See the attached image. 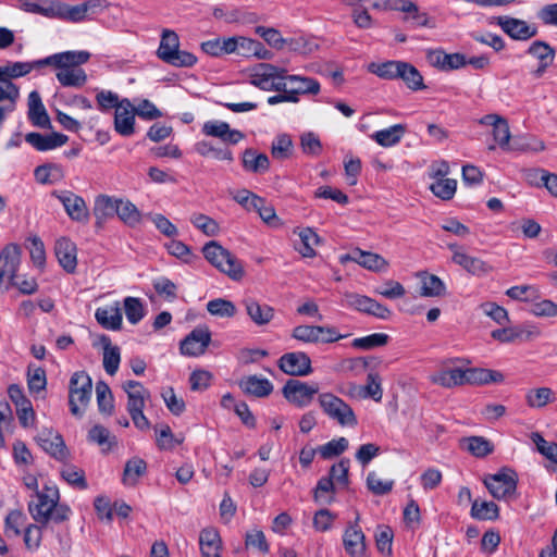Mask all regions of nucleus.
Segmentation results:
<instances>
[{"label": "nucleus", "instance_id": "obj_1", "mask_svg": "<svg viewBox=\"0 0 557 557\" xmlns=\"http://www.w3.org/2000/svg\"><path fill=\"white\" fill-rule=\"evenodd\" d=\"M60 494L55 485H45L41 491H36L34 498L28 503V511L33 519L47 525L49 521L55 523L69 519L70 508L59 505Z\"/></svg>", "mask_w": 557, "mask_h": 557}, {"label": "nucleus", "instance_id": "obj_2", "mask_svg": "<svg viewBox=\"0 0 557 557\" xmlns=\"http://www.w3.org/2000/svg\"><path fill=\"white\" fill-rule=\"evenodd\" d=\"M57 57L59 62L48 63V66H54L59 71L55 76L59 83L64 87H82L87 81V75L79 65L86 63L90 53L87 51H64L51 54Z\"/></svg>", "mask_w": 557, "mask_h": 557}, {"label": "nucleus", "instance_id": "obj_3", "mask_svg": "<svg viewBox=\"0 0 557 557\" xmlns=\"http://www.w3.org/2000/svg\"><path fill=\"white\" fill-rule=\"evenodd\" d=\"M157 55L164 63L175 67H191L197 63L195 54L180 50L178 35L168 28H164L161 33Z\"/></svg>", "mask_w": 557, "mask_h": 557}, {"label": "nucleus", "instance_id": "obj_4", "mask_svg": "<svg viewBox=\"0 0 557 557\" xmlns=\"http://www.w3.org/2000/svg\"><path fill=\"white\" fill-rule=\"evenodd\" d=\"M479 123L481 125H488L492 126V135L494 140L498 144V146L505 150H533V151H540L544 149V145L542 141L536 143L535 145H531L529 143H519L518 140H513V144H510V129L508 122L505 117L492 113L486 114L483 117L479 120Z\"/></svg>", "mask_w": 557, "mask_h": 557}, {"label": "nucleus", "instance_id": "obj_5", "mask_svg": "<svg viewBox=\"0 0 557 557\" xmlns=\"http://www.w3.org/2000/svg\"><path fill=\"white\" fill-rule=\"evenodd\" d=\"M205 258L221 272L227 274L232 280L238 281L244 275L242 262L223 248L218 242H209L203 248Z\"/></svg>", "mask_w": 557, "mask_h": 557}, {"label": "nucleus", "instance_id": "obj_6", "mask_svg": "<svg viewBox=\"0 0 557 557\" xmlns=\"http://www.w3.org/2000/svg\"><path fill=\"white\" fill-rule=\"evenodd\" d=\"M92 394L91 377L85 371L74 372L69 384L70 411L75 417H83Z\"/></svg>", "mask_w": 557, "mask_h": 557}, {"label": "nucleus", "instance_id": "obj_7", "mask_svg": "<svg viewBox=\"0 0 557 557\" xmlns=\"http://www.w3.org/2000/svg\"><path fill=\"white\" fill-rule=\"evenodd\" d=\"M319 404L323 412L342 426H356L358 424V420L352 408L334 394H320Z\"/></svg>", "mask_w": 557, "mask_h": 557}, {"label": "nucleus", "instance_id": "obj_8", "mask_svg": "<svg viewBox=\"0 0 557 557\" xmlns=\"http://www.w3.org/2000/svg\"><path fill=\"white\" fill-rule=\"evenodd\" d=\"M484 485L496 499H509L517 491L518 475L510 468H503L497 473L488 474Z\"/></svg>", "mask_w": 557, "mask_h": 557}, {"label": "nucleus", "instance_id": "obj_9", "mask_svg": "<svg viewBox=\"0 0 557 557\" xmlns=\"http://www.w3.org/2000/svg\"><path fill=\"white\" fill-rule=\"evenodd\" d=\"M52 196L63 205L66 214L72 221L83 224L88 223L89 210L83 197L70 190H54Z\"/></svg>", "mask_w": 557, "mask_h": 557}, {"label": "nucleus", "instance_id": "obj_10", "mask_svg": "<svg viewBox=\"0 0 557 557\" xmlns=\"http://www.w3.org/2000/svg\"><path fill=\"white\" fill-rule=\"evenodd\" d=\"M345 302L348 307L357 311L373 315L381 320H387L392 315V311L386 306L366 295L346 293Z\"/></svg>", "mask_w": 557, "mask_h": 557}, {"label": "nucleus", "instance_id": "obj_11", "mask_svg": "<svg viewBox=\"0 0 557 557\" xmlns=\"http://www.w3.org/2000/svg\"><path fill=\"white\" fill-rule=\"evenodd\" d=\"M282 392L289 403L302 408L311 404L314 395L319 392V386L290 379L286 382Z\"/></svg>", "mask_w": 557, "mask_h": 557}, {"label": "nucleus", "instance_id": "obj_12", "mask_svg": "<svg viewBox=\"0 0 557 557\" xmlns=\"http://www.w3.org/2000/svg\"><path fill=\"white\" fill-rule=\"evenodd\" d=\"M277 366L281 371L290 376H307L313 371L310 357L302 351L282 355Z\"/></svg>", "mask_w": 557, "mask_h": 557}, {"label": "nucleus", "instance_id": "obj_13", "mask_svg": "<svg viewBox=\"0 0 557 557\" xmlns=\"http://www.w3.org/2000/svg\"><path fill=\"white\" fill-rule=\"evenodd\" d=\"M211 342V333L207 326L194 329L180 345L181 354L188 357H198L206 351Z\"/></svg>", "mask_w": 557, "mask_h": 557}, {"label": "nucleus", "instance_id": "obj_14", "mask_svg": "<svg viewBox=\"0 0 557 557\" xmlns=\"http://www.w3.org/2000/svg\"><path fill=\"white\" fill-rule=\"evenodd\" d=\"M343 545L350 557H362L366 553V536L359 527V516L354 523H349L343 534Z\"/></svg>", "mask_w": 557, "mask_h": 557}, {"label": "nucleus", "instance_id": "obj_15", "mask_svg": "<svg viewBox=\"0 0 557 557\" xmlns=\"http://www.w3.org/2000/svg\"><path fill=\"white\" fill-rule=\"evenodd\" d=\"M495 20L503 32L515 40H528L537 34V28L523 20L510 16H498Z\"/></svg>", "mask_w": 557, "mask_h": 557}, {"label": "nucleus", "instance_id": "obj_16", "mask_svg": "<svg viewBox=\"0 0 557 557\" xmlns=\"http://www.w3.org/2000/svg\"><path fill=\"white\" fill-rule=\"evenodd\" d=\"M36 440L38 445L54 459L59 461L66 459L67 449L59 433L45 429L37 435Z\"/></svg>", "mask_w": 557, "mask_h": 557}, {"label": "nucleus", "instance_id": "obj_17", "mask_svg": "<svg viewBox=\"0 0 557 557\" xmlns=\"http://www.w3.org/2000/svg\"><path fill=\"white\" fill-rule=\"evenodd\" d=\"M339 261L343 264H345L347 261H354L371 271H383L387 268V262L382 256L369 251H363L359 248H356L349 253L341 256Z\"/></svg>", "mask_w": 557, "mask_h": 557}, {"label": "nucleus", "instance_id": "obj_18", "mask_svg": "<svg viewBox=\"0 0 557 557\" xmlns=\"http://www.w3.org/2000/svg\"><path fill=\"white\" fill-rule=\"evenodd\" d=\"M280 75L278 66L270 63H259L249 70V83L255 87L268 91L272 87L273 79Z\"/></svg>", "mask_w": 557, "mask_h": 557}, {"label": "nucleus", "instance_id": "obj_19", "mask_svg": "<svg viewBox=\"0 0 557 557\" xmlns=\"http://www.w3.org/2000/svg\"><path fill=\"white\" fill-rule=\"evenodd\" d=\"M528 53L539 61V66L532 72V74L535 78H540L553 64L555 49L545 41L536 40L529 47Z\"/></svg>", "mask_w": 557, "mask_h": 557}, {"label": "nucleus", "instance_id": "obj_20", "mask_svg": "<svg viewBox=\"0 0 557 557\" xmlns=\"http://www.w3.org/2000/svg\"><path fill=\"white\" fill-rule=\"evenodd\" d=\"M76 245L66 237L55 242L54 253L60 265L67 272L74 273L77 267Z\"/></svg>", "mask_w": 557, "mask_h": 557}, {"label": "nucleus", "instance_id": "obj_21", "mask_svg": "<svg viewBox=\"0 0 557 557\" xmlns=\"http://www.w3.org/2000/svg\"><path fill=\"white\" fill-rule=\"evenodd\" d=\"M134 107L128 99H123L117 106L114 115L115 131L123 136H131L134 133L135 117Z\"/></svg>", "mask_w": 557, "mask_h": 557}, {"label": "nucleus", "instance_id": "obj_22", "mask_svg": "<svg viewBox=\"0 0 557 557\" xmlns=\"http://www.w3.org/2000/svg\"><path fill=\"white\" fill-rule=\"evenodd\" d=\"M433 384L444 388H453L466 384V369L448 368L444 366L441 370L430 376Z\"/></svg>", "mask_w": 557, "mask_h": 557}, {"label": "nucleus", "instance_id": "obj_23", "mask_svg": "<svg viewBox=\"0 0 557 557\" xmlns=\"http://www.w3.org/2000/svg\"><path fill=\"white\" fill-rule=\"evenodd\" d=\"M69 137L61 133H52L49 135H42L40 133H28L25 136V140L32 145L38 151H48L66 144Z\"/></svg>", "mask_w": 557, "mask_h": 557}, {"label": "nucleus", "instance_id": "obj_24", "mask_svg": "<svg viewBox=\"0 0 557 557\" xmlns=\"http://www.w3.org/2000/svg\"><path fill=\"white\" fill-rule=\"evenodd\" d=\"M243 305L251 321L259 326L270 323L274 317V309L271 306L260 304L255 298H245Z\"/></svg>", "mask_w": 557, "mask_h": 557}, {"label": "nucleus", "instance_id": "obj_25", "mask_svg": "<svg viewBox=\"0 0 557 557\" xmlns=\"http://www.w3.org/2000/svg\"><path fill=\"white\" fill-rule=\"evenodd\" d=\"M28 120L33 125L45 128L50 125V117L47 110L41 101V97L38 91L33 90L28 95Z\"/></svg>", "mask_w": 557, "mask_h": 557}, {"label": "nucleus", "instance_id": "obj_26", "mask_svg": "<svg viewBox=\"0 0 557 557\" xmlns=\"http://www.w3.org/2000/svg\"><path fill=\"white\" fill-rule=\"evenodd\" d=\"M95 318L103 329L119 331L122 327L123 317L119 302L98 308L95 312Z\"/></svg>", "mask_w": 557, "mask_h": 557}, {"label": "nucleus", "instance_id": "obj_27", "mask_svg": "<svg viewBox=\"0 0 557 557\" xmlns=\"http://www.w3.org/2000/svg\"><path fill=\"white\" fill-rule=\"evenodd\" d=\"M123 389L127 394V411L144 409L150 393L140 382L129 380L123 384Z\"/></svg>", "mask_w": 557, "mask_h": 557}, {"label": "nucleus", "instance_id": "obj_28", "mask_svg": "<svg viewBox=\"0 0 557 557\" xmlns=\"http://www.w3.org/2000/svg\"><path fill=\"white\" fill-rule=\"evenodd\" d=\"M119 199L108 196L99 195L95 199L92 213L96 218V225L101 226L104 221L113 218L116 214Z\"/></svg>", "mask_w": 557, "mask_h": 557}, {"label": "nucleus", "instance_id": "obj_29", "mask_svg": "<svg viewBox=\"0 0 557 557\" xmlns=\"http://www.w3.org/2000/svg\"><path fill=\"white\" fill-rule=\"evenodd\" d=\"M503 381V373L496 370H490L484 368L466 369V384L486 385L490 383H502Z\"/></svg>", "mask_w": 557, "mask_h": 557}, {"label": "nucleus", "instance_id": "obj_30", "mask_svg": "<svg viewBox=\"0 0 557 557\" xmlns=\"http://www.w3.org/2000/svg\"><path fill=\"white\" fill-rule=\"evenodd\" d=\"M239 387L244 393L256 396L265 397L273 391V384L265 377L249 375L239 381Z\"/></svg>", "mask_w": 557, "mask_h": 557}, {"label": "nucleus", "instance_id": "obj_31", "mask_svg": "<svg viewBox=\"0 0 557 557\" xmlns=\"http://www.w3.org/2000/svg\"><path fill=\"white\" fill-rule=\"evenodd\" d=\"M453 262L462 267L467 272L473 275H484L490 272L491 267L480 258L467 255L461 250H455Z\"/></svg>", "mask_w": 557, "mask_h": 557}, {"label": "nucleus", "instance_id": "obj_32", "mask_svg": "<svg viewBox=\"0 0 557 557\" xmlns=\"http://www.w3.org/2000/svg\"><path fill=\"white\" fill-rule=\"evenodd\" d=\"M147 472V463L139 457H133L125 463L122 482L126 486H135L139 478Z\"/></svg>", "mask_w": 557, "mask_h": 557}, {"label": "nucleus", "instance_id": "obj_33", "mask_svg": "<svg viewBox=\"0 0 557 557\" xmlns=\"http://www.w3.org/2000/svg\"><path fill=\"white\" fill-rule=\"evenodd\" d=\"M405 132L406 127L403 124H395L376 131L371 135V138L382 147H393L401 140Z\"/></svg>", "mask_w": 557, "mask_h": 557}, {"label": "nucleus", "instance_id": "obj_34", "mask_svg": "<svg viewBox=\"0 0 557 557\" xmlns=\"http://www.w3.org/2000/svg\"><path fill=\"white\" fill-rule=\"evenodd\" d=\"M243 166L246 171L252 173H264L269 170L270 160L265 153H259L249 148L243 153Z\"/></svg>", "mask_w": 557, "mask_h": 557}, {"label": "nucleus", "instance_id": "obj_35", "mask_svg": "<svg viewBox=\"0 0 557 557\" xmlns=\"http://www.w3.org/2000/svg\"><path fill=\"white\" fill-rule=\"evenodd\" d=\"M34 176L39 184H55L64 178V171L60 164L46 163L35 169Z\"/></svg>", "mask_w": 557, "mask_h": 557}, {"label": "nucleus", "instance_id": "obj_36", "mask_svg": "<svg viewBox=\"0 0 557 557\" xmlns=\"http://www.w3.org/2000/svg\"><path fill=\"white\" fill-rule=\"evenodd\" d=\"M421 278V296L424 297H440L446 293L444 282L434 274L426 272L420 273Z\"/></svg>", "mask_w": 557, "mask_h": 557}, {"label": "nucleus", "instance_id": "obj_37", "mask_svg": "<svg viewBox=\"0 0 557 557\" xmlns=\"http://www.w3.org/2000/svg\"><path fill=\"white\" fill-rule=\"evenodd\" d=\"M116 215L131 227H135L141 222V212L129 200L119 199Z\"/></svg>", "mask_w": 557, "mask_h": 557}, {"label": "nucleus", "instance_id": "obj_38", "mask_svg": "<svg viewBox=\"0 0 557 557\" xmlns=\"http://www.w3.org/2000/svg\"><path fill=\"white\" fill-rule=\"evenodd\" d=\"M405 61L372 62L369 64V72L383 79H398L400 67H403Z\"/></svg>", "mask_w": 557, "mask_h": 557}, {"label": "nucleus", "instance_id": "obj_39", "mask_svg": "<svg viewBox=\"0 0 557 557\" xmlns=\"http://www.w3.org/2000/svg\"><path fill=\"white\" fill-rule=\"evenodd\" d=\"M89 441L98 444L101 447L102 453L110 451L116 445V437L110 433V431L102 425H95L89 430Z\"/></svg>", "mask_w": 557, "mask_h": 557}, {"label": "nucleus", "instance_id": "obj_40", "mask_svg": "<svg viewBox=\"0 0 557 557\" xmlns=\"http://www.w3.org/2000/svg\"><path fill=\"white\" fill-rule=\"evenodd\" d=\"M335 483L332 478H321L313 491V498L320 505H330L334 502L335 497Z\"/></svg>", "mask_w": 557, "mask_h": 557}, {"label": "nucleus", "instance_id": "obj_41", "mask_svg": "<svg viewBox=\"0 0 557 557\" xmlns=\"http://www.w3.org/2000/svg\"><path fill=\"white\" fill-rule=\"evenodd\" d=\"M287 81L298 95H317L320 91V83L314 78L289 75Z\"/></svg>", "mask_w": 557, "mask_h": 557}, {"label": "nucleus", "instance_id": "obj_42", "mask_svg": "<svg viewBox=\"0 0 557 557\" xmlns=\"http://www.w3.org/2000/svg\"><path fill=\"white\" fill-rule=\"evenodd\" d=\"M398 78L403 79L406 86L413 91L425 88V85L423 84V76L416 66L408 62H405L403 67H400Z\"/></svg>", "mask_w": 557, "mask_h": 557}, {"label": "nucleus", "instance_id": "obj_43", "mask_svg": "<svg viewBox=\"0 0 557 557\" xmlns=\"http://www.w3.org/2000/svg\"><path fill=\"white\" fill-rule=\"evenodd\" d=\"M96 396L99 411L104 414H112L114 409V399L109 385L103 381L96 383Z\"/></svg>", "mask_w": 557, "mask_h": 557}, {"label": "nucleus", "instance_id": "obj_44", "mask_svg": "<svg viewBox=\"0 0 557 557\" xmlns=\"http://www.w3.org/2000/svg\"><path fill=\"white\" fill-rule=\"evenodd\" d=\"M471 517L476 520H496L499 517V508L494 502L474 500Z\"/></svg>", "mask_w": 557, "mask_h": 557}, {"label": "nucleus", "instance_id": "obj_45", "mask_svg": "<svg viewBox=\"0 0 557 557\" xmlns=\"http://www.w3.org/2000/svg\"><path fill=\"white\" fill-rule=\"evenodd\" d=\"M362 398H372L374 401H381L383 397L382 380L376 372H369L367 384L360 387Z\"/></svg>", "mask_w": 557, "mask_h": 557}, {"label": "nucleus", "instance_id": "obj_46", "mask_svg": "<svg viewBox=\"0 0 557 557\" xmlns=\"http://www.w3.org/2000/svg\"><path fill=\"white\" fill-rule=\"evenodd\" d=\"M554 400L555 395L549 387L530 389L525 395V401L531 408H543Z\"/></svg>", "mask_w": 557, "mask_h": 557}, {"label": "nucleus", "instance_id": "obj_47", "mask_svg": "<svg viewBox=\"0 0 557 557\" xmlns=\"http://www.w3.org/2000/svg\"><path fill=\"white\" fill-rule=\"evenodd\" d=\"M463 446L473 456L483 458L493 453V444L482 436H471L463 440Z\"/></svg>", "mask_w": 557, "mask_h": 557}, {"label": "nucleus", "instance_id": "obj_48", "mask_svg": "<svg viewBox=\"0 0 557 557\" xmlns=\"http://www.w3.org/2000/svg\"><path fill=\"white\" fill-rule=\"evenodd\" d=\"M389 342V335L385 333H373L363 337H357L351 342V346L357 349L370 350L376 347H383Z\"/></svg>", "mask_w": 557, "mask_h": 557}, {"label": "nucleus", "instance_id": "obj_49", "mask_svg": "<svg viewBox=\"0 0 557 557\" xmlns=\"http://www.w3.org/2000/svg\"><path fill=\"white\" fill-rule=\"evenodd\" d=\"M536 333L533 331H524L519 327H503L492 331L491 335L494 339L502 343H510L518 338L529 339Z\"/></svg>", "mask_w": 557, "mask_h": 557}, {"label": "nucleus", "instance_id": "obj_50", "mask_svg": "<svg viewBox=\"0 0 557 557\" xmlns=\"http://www.w3.org/2000/svg\"><path fill=\"white\" fill-rule=\"evenodd\" d=\"M200 552L222 550V540L216 529L207 528L199 535Z\"/></svg>", "mask_w": 557, "mask_h": 557}, {"label": "nucleus", "instance_id": "obj_51", "mask_svg": "<svg viewBox=\"0 0 557 557\" xmlns=\"http://www.w3.org/2000/svg\"><path fill=\"white\" fill-rule=\"evenodd\" d=\"M124 311L131 324H137L145 317V307L140 298L126 297L124 299Z\"/></svg>", "mask_w": 557, "mask_h": 557}, {"label": "nucleus", "instance_id": "obj_52", "mask_svg": "<svg viewBox=\"0 0 557 557\" xmlns=\"http://www.w3.org/2000/svg\"><path fill=\"white\" fill-rule=\"evenodd\" d=\"M299 238L301 242V246L298 248V251L307 258H312L315 256V251L313 249L320 242V237L318 234L310 227L304 228L299 232Z\"/></svg>", "mask_w": 557, "mask_h": 557}, {"label": "nucleus", "instance_id": "obj_53", "mask_svg": "<svg viewBox=\"0 0 557 557\" xmlns=\"http://www.w3.org/2000/svg\"><path fill=\"white\" fill-rule=\"evenodd\" d=\"M196 151L203 156H212L216 160L221 161H233V153L227 148H215L208 141H199L195 146Z\"/></svg>", "mask_w": 557, "mask_h": 557}, {"label": "nucleus", "instance_id": "obj_54", "mask_svg": "<svg viewBox=\"0 0 557 557\" xmlns=\"http://www.w3.org/2000/svg\"><path fill=\"white\" fill-rule=\"evenodd\" d=\"M430 188L436 197L443 200H449L456 193L457 181L453 178H438Z\"/></svg>", "mask_w": 557, "mask_h": 557}, {"label": "nucleus", "instance_id": "obj_55", "mask_svg": "<svg viewBox=\"0 0 557 557\" xmlns=\"http://www.w3.org/2000/svg\"><path fill=\"white\" fill-rule=\"evenodd\" d=\"M207 310L212 315H218V317H222V318H224V317L231 318L236 314L235 305L232 301L223 299V298H216V299L210 300L207 304Z\"/></svg>", "mask_w": 557, "mask_h": 557}, {"label": "nucleus", "instance_id": "obj_56", "mask_svg": "<svg viewBox=\"0 0 557 557\" xmlns=\"http://www.w3.org/2000/svg\"><path fill=\"white\" fill-rule=\"evenodd\" d=\"M61 475L70 485L78 487L79 490H86L88 487L85 472L73 465L65 466L61 470Z\"/></svg>", "mask_w": 557, "mask_h": 557}, {"label": "nucleus", "instance_id": "obj_57", "mask_svg": "<svg viewBox=\"0 0 557 557\" xmlns=\"http://www.w3.org/2000/svg\"><path fill=\"white\" fill-rule=\"evenodd\" d=\"M25 522L26 516L21 510L10 511L5 518V534L14 537L20 536Z\"/></svg>", "mask_w": 557, "mask_h": 557}, {"label": "nucleus", "instance_id": "obj_58", "mask_svg": "<svg viewBox=\"0 0 557 557\" xmlns=\"http://www.w3.org/2000/svg\"><path fill=\"white\" fill-rule=\"evenodd\" d=\"M506 295L519 301H533L539 297V289L533 285H517L508 288Z\"/></svg>", "mask_w": 557, "mask_h": 557}, {"label": "nucleus", "instance_id": "obj_59", "mask_svg": "<svg viewBox=\"0 0 557 557\" xmlns=\"http://www.w3.org/2000/svg\"><path fill=\"white\" fill-rule=\"evenodd\" d=\"M190 222L207 236H216L220 232L219 224L206 214H194Z\"/></svg>", "mask_w": 557, "mask_h": 557}, {"label": "nucleus", "instance_id": "obj_60", "mask_svg": "<svg viewBox=\"0 0 557 557\" xmlns=\"http://www.w3.org/2000/svg\"><path fill=\"white\" fill-rule=\"evenodd\" d=\"M348 440L345 437H339L337 440H332L326 444L320 446L318 451L321 457L324 459H330L332 457L338 456L344 453L348 448Z\"/></svg>", "mask_w": 557, "mask_h": 557}, {"label": "nucleus", "instance_id": "obj_61", "mask_svg": "<svg viewBox=\"0 0 557 557\" xmlns=\"http://www.w3.org/2000/svg\"><path fill=\"white\" fill-rule=\"evenodd\" d=\"M349 459H341L337 463L333 465L330 469V475L332 482H336L338 485L346 487L349 483L348 471H349Z\"/></svg>", "mask_w": 557, "mask_h": 557}, {"label": "nucleus", "instance_id": "obj_62", "mask_svg": "<svg viewBox=\"0 0 557 557\" xmlns=\"http://www.w3.org/2000/svg\"><path fill=\"white\" fill-rule=\"evenodd\" d=\"M531 438L543 456L557 463V444L555 442H547L540 433H533Z\"/></svg>", "mask_w": 557, "mask_h": 557}, {"label": "nucleus", "instance_id": "obj_63", "mask_svg": "<svg viewBox=\"0 0 557 557\" xmlns=\"http://www.w3.org/2000/svg\"><path fill=\"white\" fill-rule=\"evenodd\" d=\"M41 524H29L24 531V543L27 549L35 552L39 548L42 540Z\"/></svg>", "mask_w": 557, "mask_h": 557}, {"label": "nucleus", "instance_id": "obj_64", "mask_svg": "<svg viewBox=\"0 0 557 557\" xmlns=\"http://www.w3.org/2000/svg\"><path fill=\"white\" fill-rule=\"evenodd\" d=\"M530 312L535 317L553 318L557 317V304L550 299H543L533 302Z\"/></svg>", "mask_w": 557, "mask_h": 557}]
</instances>
